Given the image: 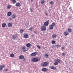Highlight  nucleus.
<instances>
[{
  "label": "nucleus",
  "instance_id": "f257e3e1",
  "mask_svg": "<svg viewBox=\"0 0 73 73\" xmlns=\"http://www.w3.org/2000/svg\"><path fill=\"white\" fill-rule=\"evenodd\" d=\"M56 24L54 23H52V25H49V28L50 29H53V27L55 26Z\"/></svg>",
  "mask_w": 73,
  "mask_h": 73
},
{
  "label": "nucleus",
  "instance_id": "f03ea898",
  "mask_svg": "<svg viewBox=\"0 0 73 73\" xmlns=\"http://www.w3.org/2000/svg\"><path fill=\"white\" fill-rule=\"evenodd\" d=\"M60 62H61V60L58 59H57L55 60V62L54 64L55 65H58V63H60Z\"/></svg>",
  "mask_w": 73,
  "mask_h": 73
},
{
  "label": "nucleus",
  "instance_id": "7ed1b4c3",
  "mask_svg": "<svg viewBox=\"0 0 73 73\" xmlns=\"http://www.w3.org/2000/svg\"><path fill=\"white\" fill-rule=\"evenodd\" d=\"M41 29L42 31H46V26H42Z\"/></svg>",
  "mask_w": 73,
  "mask_h": 73
},
{
  "label": "nucleus",
  "instance_id": "20e7f679",
  "mask_svg": "<svg viewBox=\"0 0 73 73\" xmlns=\"http://www.w3.org/2000/svg\"><path fill=\"white\" fill-rule=\"evenodd\" d=\"M49 65V63L48 62H44L42 64V66H46L47 65Z\"/></svg>",
  "mask_w": 73,
  "mask_h": 73
},
{
  "label": "nucleus",
  "instance_id": "39448f33",
  "mask_svg": "<svg viewBox=\"0 0 73 73\" xmlns=\"http://www.w3.org/2000/svg\"><path fill=\"white\" fill-rule=\"evenodd\" d=\"M32 61H33V62H37V61H38V59L36 58H33L32 59Z\"/></svg>",
  "mask_w": 73,
  "mask_h": 73
},
{
  "label": "nucleus",
  "instance_id": "423d86ee",
  "mask_svg": "<svg viewBox=\"0 0 73 73\" xmlns=\"http://www.w3.org/2000/svg\"><path fill=\"white\" fill-rule=\"evenodd\" d=\"M16 17H17L16 15L15 14H13L12 16V18L13 19H15L16 18Z\"/></svg>",
  "mask_w": 73,
  "mask_h": 73
},
{
  "label": "nucleus",
  "instance_id": "0eeeda50",
  "mask_svg": "<svg viewBox=\"0 0 73 73\" xmlns=\"http://www.w3.org/2000/svg\"><path fill=\"white\" fill-rule=\"evenodd\" d=\"M36 55L37 52H33L31 54V56L32 57H33V56H36Z\"/></svg>",
  "mask_w": 73,
  "mask_h": 73
},
{
  "label": "nucleus",
  "instance_id": "6e6552de",
  "mask_svg": "<svg viewBox=\"0 0 73 73\" xmlns=\"http://www.w3.org/2000/svg\"><path fill=\"white\" fill-rule=\"evenodd\" d=\"M49 21L48 20L47 21L45 22L44 24V25H45V26H48L49 25V23H48Z\"/></svg>",
  "mask_w": 73,
  "mask_h": 73
},
{
  "label": "nucleus",
  "instance_id": "1a4fd4ad",
  "mask_svg": "<svg viewBox=\"0 0 73 73\" xmlns=\"http://www.w3.org/2000/svg\"><path fill=\"white\" fill-rule=\"evenodd\" d=\"M4 65H0V71L3 70V69L4 68Z\"/></svg>",
  "mask_w": 73,
  "mask_h": 73
},
{
  "label": "nucleus",
  "instance_id": "9d476101",
  "mask_svg": "<svg viewBox=\"0 0 73 73\" xmlns=\"http://www.w3.org/2000/svg\"><path fill=\"white\" fill-rule=\"evenodd\" d=\"M15 6L16 7H21V4H20V3H16Z\"/></svg>",
  "mask_w": 73,
  "mask_h": 73
},
{
  "label": "nucleus",
  "instance_id": "9b49d317",
  "mask_svg": "<svg viewBox=\"0 0 73 73\" xmlns=\"http://www.w3.org/2000/svg\"><path fill=\"white\" fill-rule=\"evenodd\" d=\"M25 46H23L22 47L23 52H25L27 51V50L25 49Z\"/></svg>",
  "mask_w": 73,
  "mask_h": 73
},
{
  "label": "nucleus",
  "instance_id": "f8f14e48",
  "mask_svg": "<svg viewBox=\"0 0 73 73\" xmlns=\"http://www.w3.org/2000/svg\"><path fill=\"white\" fill-rule=\"evenodd\" d=\"M8 27H12V23H9L8 24Z\"/></svg>",
  "mask_w": 73,
  "mask_h": 73
},
{
  "label": "nucleus",
  "instance_id": "ddd939ff",
  "mask_svg": "<svg viewBox=\"0 0 73 73\" xmlns=\"http://www.w3.org/2000/svg\"><path fill=\"white\" fill-rule=\"evenodd\" d=\"M47 70V68H43L42 69V72H46V70Z\"/></svg>",
  "mask_w": 73,
  "mask_h": 73
},
{
  "label": "nucleus",
  "instance_id": "4468645a",
  "mask_svg": "<svg viewBox=\"0 0 73 73\" xmlns=\"http://www.w3.org/2000/svg\"><path fill=\"white\" fill-rule=\"evenodd\" d=\"M52 38H56V37H57V35L56 34H54L52 35Z\"/></svg>",
  "mask_w": 73,
  "mask_h": 73
},
{
  "label": "nucleus",
  "instance_id": "2eb2a0df",
  "mask_svg": "<svg viewBox=\"0 0 73 73\" xmlns=\"http://www.w3.org/2000/svg\"><path fill=\"white\" fill-rule=\"evenodd\" d=\"M11 14H12V13L11 12L9 11L7 13V16L9 17V16H10L11 15Z\"/></svg>",
  "mask_w": 73,
  "mask_h": 73
},
{
  "label": "nucleus",
  "instance_id": "dca6fc26",
  "mask_svg": "<svg viewBox=\"0 0 73 73\" xmlns=\"http://www.w3.org/2000/svg\"><path fill=\"white\" fill-rule=\"evenodd\" d=\"M19 58L21 60H23L24 58V56L23 55H20L19 56Z\"/></svg>",
  "mask_w": 73,
  "mask_h": 73
},
{
  "label": "nucleus",
  "instance_id": "f3484780",
  "mask_svg": "<svg viewBox=\"0 0 73 73\" xmlns=\"http://www.w3.org/2000/svg\"><path fill=\"white\" fill-rule=\"evenodd\" d=\"M24 37L25 38H28V37H29V35H28V34H25L24 35Z\"/></svg>",
  "mask_w": 73,
  "mask_h": 73
},
{
  "label": "nucleus",
  "instance_id": "a211bd4d",
  "mask_svg": "<svg viewBox=\"0 0 73 73\" xmlns=\"http://www.w3.org/2000/svg\"><path fill=\"white\" fill-rule=\"evenodd\" d=\"M51 69H54V70H56V67H54L53 66H51L50 67Z\"/></svg>",
  "mask_w": 73,
  "mask_h": 73
},
{
  "label": "nucleus",
  "instance_id": "6ab92c4d",
  "mask_svg": "<svg viewBox=\"0 0 73 73\" xmlns=\"http://www.w3.org/2000/svg\"><path fill=\"white\" fill-rule=\"evenodd\" d=\"M64 34L65 36H68V35L69 33L67 31H65L64 32Z\"/></svg>",
  "mask_w": 73,
  "mask_h": 73
},
{
  "label": "nucleus",
  "instance_id": "aec40b11",
  "mask_svg": "<svg viewBox=\"0 0 73 73\" xmlns=\"http://www.w3.org/2000/svg\"><path fill=\"white\" fill-rule=\"evenodd\" d=\"M11 1H12L13 4H15L16 2V0H11Z\"/></svg>",
  "mask_w": 73,
  "mask_h": 73
},
{
  "label": "nucleus",
  "instance_id": "412c9836",
  "mask_svg": "<svg viewBox=\"0 0 73 73\" xmlns=\"http://www.w3.org/2000/svg\"><path fill=\"white\" fill-rule=\"evenodd\" d=\"M11 8V5H8L7 7V9H10Z\"/></svg>",
  "mask_w": 73,
  "mask_h": 73
},
{
  "label": "nucleus",
  "instance_id": "4be33fe9",
  "mask_svg": "<svg viewBox=\"0 0 73 73\" xmlns=\"http://www.w3.org/2000/svg\"><path fill=\"white\" fill-rule=\"evenodd\" d=\"M44 56L46 58H47L49 57V55L47 54H45L44 55Z\"/></svg>",
  "mask_w": 73,
  "mask_h": 73
},
{
  "label": "nucleus",
  "instance_id": "5701e85b",
  "mask_svg": "<svg viewBox=\"0 0 73 73\" xmlns=\"http://www.w3.org/2000/svg\"><path fill=\"white\" fill-rule=\"evenodd\" d=\"M10 56L11 57H13L15 56V55L13 53H12L10 54Z\"/></svg>",
  "mask_w": 73,
  "mask_h": 73
},
{
  "label": "nucleus",
  "instance_id": "b1692460",
  "mask_svg": "<svg viewBox=\"0 0 73 73\" xmlns=\"http://www.w3.org/2000/svg\"><path fill=\"white\" fill-rule=\"evenodd\" d=\"M31 46V44L30 43H28L26 44V46L27 47H29Z\"/></svg>",
  "mask_w": 73,
  "mask_h": 73
},
{
  "label": "nucleus",
  "instance_id": "393cba45",
  "mask_svg": "<svg viewBox=\"0 0 73 73\" xmlns=\"http://www.w3.org/2000/svg\"><path fill=\"white\" fill-rule=\"evenodd\" d=\"M16 35H13V36L12 37V38H13V39H15L16 38Z\"/></svg>",
  "mask_w": 73,
  "mask_h": 73
},
{
  "label": "nucleus",
  "instance_id": "a878e982",
  "mask_svg": "<svg viewBox=\"0 0 73 73\" xmlns=\"http://www.w3.org/2000/svg\"><path fill=\"white\" fill-rule=\"evenodd\" d=\"M6 24L5 23H3L2 26V27H5Z\"/></svg>",
  "mask_w": 73,
  "mask_h": 73
},
{
  "label": "nucleus",
  "instance_id": "bb28decb",
  "mask_svg": "<svg viewBox=\"0 0 73 73\" xmlns=\"http://www.w3.org/2000/svg\"><path fill=\"white\" fill-rule=\"evenodd\" d=\"M68 32H72V30L70 28L68 29Z\"/></svg>",
  "mask_w": 73,
  "mask_h": 73
},
{
  "label": "nucleus",
  "instance_id": "cd10ccee",
  "mask_svg": "<svg viewBox=\"0 0 73 73\" xmlns=\"http://www.w3.org/2000/svg\"><path fill=\"white\" fill-rule=\"evenodd\" d=\"M44 3H45V1H44V0H43L41 2V4H43Z\"/></svg>",
  "mask_w": 73,
  "mask_h": 73
},
{
  "label": "nucleus",
  "instance_id": "c85d7f7f",
  "mask_svg": "<svg viewBox=\"0 0 73 73\" xmlns=\"http://www.w3.org/2000/svg\"><path fill=\"white\" fill-rule=\"evenodd\" d=\"M33 29V27H30L29 29V31H32V30Z\"/></svg>",
  "mask_w": 73,
  "mask_h": 73
},
{
  "label": "nucleus",
  "instance_id": "c756f323",
  "mask_svg": "<svg viewBox=\"0 0 73 73\" xmlns=\"http://www.w3.org/2000/svg\"><path fill=\"white\" fill-rule=\"evenodd\" d=\"M53 3H54V2H53V1H51L50 2V4L51 5H52L53 4Z\"/></svg>",
  "mask_w": 73,
  "mask_h": 73
},
{
  "label": "nucleus",
  "instance_id": "7c9ffc66",
  "mask_svg": "<svg viewBox=\"0 0 73 73\" xmlns=\"http://www.w3.org/2000/svg\"><path fill=\"white\" fill-rule=\"evenodd\" d=\"M56 46H57V47L58 48V47H61V45H56Z\"/></svg>",
  "mask_w": 73,
  "mask_h": 73
},
{
  "label": "nucleus",
  "instance_id": "2f4dec72",
  "mask_svg": "<svg viewBox=\"0 0 73 73\" xmlns=\"http://www.w3.org/2000/svg\"><path fill=\"white\" fill-rule=\"evenodd\" d=\"M23 32H24V30H23V29L21 30L20 31V33H23Z\"/></svg>",
  "mask_w": 73,
  "mask_h": 73
},
{
  "label": "nucleus",
  "instance_id": "473e14b6",
  "mask_svg": "<svg viewBox=\"0 0 73 73\" xmlns=\"http://www.w3.org/2000/svg\"><path fill=\"white\" fill-rule=\"evenodd\" d=\"M52 43L53 44H55V41L54 40H52Z\"/></svg>",
  "mask_w": 73,
  "mask_h": 73
},
{
  "label": "nucleus",
  "instance_id": "72a5a7b5",
  "mask_svg": "<svg viewBox=\"0 0 73 73\" xmlns=\"http://www.w3.org/2000/svg\"><path fill=\"white\" fill-rule=\"evenodd\" d=\"M37 47L38 48V49H41V48L40 47V46L39 45H37Z\"/></svg>",
  "mask_w": 73,
  "mask_h": 73
},
{
  "label": "nucleus",
  "instance_id": "f704fd0d",
  "mask_svg": "<svg viewBox=\"0 0 73 73\" xmlns=\"http://www.w3.org/2000/svg\"><path fill=\"white\" fill-rule=\"evenodd\" d=\"M66 55V54H65L64 52H63L62 53V56H65V55Z\"/></svg>",
  "mask_w": 73,
  "mask_h": 73
},
{
  "label": "nucleus",
  "instance_id": "c9c22d12",
  "mask_svg": "<svg viewBox=\"0 0 73 73\" xmlns=\"http://www.w3.org/2000/svg\"><path fill=\"white\" fill-rule=\"evenodd\" d=\"M30 11H31V12H33V10L32 9H30Z\"/></svg>",
  "mask_w": 73,
  "mask_h": 73
},
{
  "label": "nucleus",
  "instance_id": "e433bc0d",
  "mask_svg": "<svg viewBox=\"0 0 73 73\" xmlns=\"http://www.w3.org/2000/svg\"><path fill=\"white\" fill-rule=\"evenodd\" d=\"M62 50H64V49H65V48H64V47H62Z\"/></svg>",
  "mask_w": 73,
  "mask_h": 73
},
{
  "label": "nucleus",
  "instance_id": "4c0bfd02",
  "mask_svg": "<svg viewBox=\"0 0 73 73\" xmlns=\"http://www.w3.org/2000/svg\"><path fill=\"white\" fill-rule=\"evenodd\" d=\"M45 14L46 16H47V15H48V14L47 13H45Z\"/></svg>",
  "mask_w": 73,
  "mask_h": 73
},
{
  "label": "nucleus",
  "instance_id": "58836bf2",
  "mask_svg": "<svg viewBox=\"0 0 73 73\" xmlns=\"http://www.w3.org/2000/svg\"><path fill=\"white\" fill-rule=\"evenodd\" d=\"M35 33V34H37V32H36V31H35L34 32Z\"/></svg>",
  "mask_w": 73,
  "mask_h": 73
},
{
  "label": "nucleus",
  "instance_id": "ea45409f",
  "mask_svg": "<svg viewBox=\"0 0 73 73\" xmlns=\"http://www.w3.org/2000/svg\"><path fill=\"white\" fill-rule=\"evenodd\" d=\"M7 70H8V69H6L5 70V71L6 72H7Z\"/></svg>",
  "mask_w": 73,
  "mask_h": 73
},
{
  "label": "nucleus",
  "instance_id": "a19ab883",
  "mask_svg": "<svg viewBox=\"0 0 73 73\" xmlns=\"http://www.w3.org/2000/svg\"><path fill=\"white\" fill-rule=\"evenodd\" d=\"M31 1H33V0H31Z\"/></svg>",
  "mask_w": 73,
  "mask_h": 73
},
{
  "label": "nucleus",
  "instance_id": "79ce46f5",
  "mask_svg": "<svg viewBox=\"0 0 73 73\" xmlns=\"http://www.w3.org/2000/svg\"><path fill=\"white\" fill-rule=\"evenodd\" d=\"M23 61H25V60H23Z\"/></svg>",
  "mask_w": 73,
  "mask_h": 73
}]
</instances>
